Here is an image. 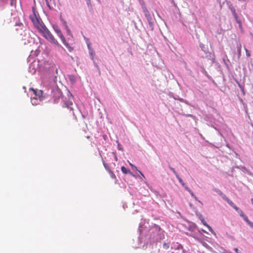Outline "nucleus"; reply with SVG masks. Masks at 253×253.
Masks as SVG:
<instances>
[{
	"label": "nucleus",
	"instance_id": "nucleus-1",
	"mask_svg": "<svg viewBox=\"0 0 253 253\" xmlns=\"http://www.w3.org/2000/svg\"><path fill=\"white\" fill-rule=\"evenodd\" d=\"M32 10L33 13L30 16V18L34 26L49 42L51 43L58 45L59 43L55 39L53 36L45 26L35 7H33Z\"/></svg>",
	"mask_w": 253,
	"mask_h": 253
},
{
	"label": "nucleus",
	"instance_id": "nucleus-2",
	"mask_svg": "<svg viewBox=\"0 0 253 253\" xmlns=\"http://www.w3.org/2000/svg\"><path fill=\"white\" fill-rule=\"evenodd\" d=\"M33 91L35 96L31 98V102L33 105H36L40 103L42 97L43 92L41 90L34 89L31 88Z\"/></svg>",
	"mask_w": 253,
	"mask_h": 253
},
{
	"label": "nucleus",
	"instance_id": "nucleus-3",
	"mask_svg": "<svg viewBox=\"0 0 253 253\" xmlns=\"http://www.w3.org/2000/svg\"><path fill=\"white\" fill-rule=\"evenodd\" d=\"M53 27L55 32L57 33L58 36L61 39L62 42L67 48L69 49L70 51H71L72 50V48L70 47L69 44L66 42L64 36L63 35L61 30L59 29L58 27L57 26L54 25Z\"/></svg>",
	"mask_w": 253,
	"mask_h": 253
},
{
	"label": "nucleus",
	"instance_id": "nucleus-4",
	"mask_svg": "<svg viewBox=\"0 0 253 253\" xmlns=\"http://www.w3.org/2000/svg\"><path fill=\"white\" fill-rule=\"evenodd\" d=\"M229 8L231 10L234 18L235 19L236 21L239 24V26L241 27V22L240 20H239V18L238 16V15L237 13L236 12L235 8L234 7V6L232 5V4H230L229 5Z\"/></svg>",
	"mask_w": 253,
	"mask_h": 253
},
{
	"label": "nucleus",
	"instance_id": "nucleus-5",
	"mask_svg": "<svg viewBox=\"0 0 253 253\" xmlns=\"http://www.w3.org/2000/svg\"><path fill=\"white\" fill-rule=\"evenodd\" d=\"M227 203L231 206L234 209H235L236 211H239V208L234 204V203L231 201L229 199L227 201Z\"/></svg>",
	"mask_w": 253,
	"mask_h": 253
},
{
	"label": "nucleus",
	"instance_id": "nucleus-6",
	"mask_svg": "<svg viewBox=\"0 0 253 253\" xmlns=\"http://www.w3.org/2000/svg\"><path fill=\"white\" fill-rule=\"evenodd\" d=\"M201 220L202 223L203 224V225L208 227V228L210 231H211V232L213 231L212 228L207 224V223L206 222V221L205 220V219L203 218H202L201 219Z\"/></svg>",
	"mask_w": 253,
	"mask_h": 253
},
{
	"label": "nucleus",
	"instance_id": "nucleus-7",
	"mask_svg": "<svg viewBox=\"0 0 253 253\" xmlns=\"http://www.w3.org/2000/svg\"><path fill=\"white\" fill-rule=\"evenodd\" d=\"M121 170L122 172L125 174H132V172L130 171L129 169H127L126 167L122 166L121 167Z\"/></svg>",
	"mask_w": 253,
	"mask_h": 253
},
{
	"label": "nucleus",
	"instance_id": "nucleus-8",
	"mask_svg": "<svg viewBox=\"0 0 253 253\" xmlns=\"http://www.w3.org/2000/svg\"><path fill=\"white\" fill-rule=\"evenodd\" d=\"M185 189L187 191H188L190 194H191V195L194 197V198L196 200H198V199L196 197V196L194 194L193 192L191 190V189L188 187L187 186H185Z\"/></svg>",
	"mask_w": 253,
	"mask_h": 253
},
{
	"label": "nucleus",
	"instance_id": "nucleus-9",
	"mask_svg": "<svg viewBox=\"0 0 253 253\" xmlns=\"http://www.w3.org/2000/svg\"><path fill=\"white\" fill-rule=\"evenodd\" d=\"M243 218L244 219V220L247 222L250 226H253V223L251 222L249 219H248V217H247V215H244L243 216H242Z\"/></svg>",
	"mask_w": 253,
	"mask_h": 253
},
{
	"label": "nucleus",
	"instance_id": "nucleus-10",
	"mask_svg": "<svg viewBox=\"0 0 253 253\" xmlns=\"http://www.w3.org/2000/svg\"><path fill=\"white\" fill-rule=\"evenodd\" d=\"M66 107L68 108L71 109V110H73V103L71 101H70L69 102H66L65 103Z\"/></svg>",
	"mask_w": 253,
	"mask_h": 253
},
{
	"label": "nucleus",
	"instance_id": "nucleus-11",
	"mask_svg": "<svg viewBox=\"0 0 253 253\" xmlns=\"http://www.w3.org/2000/svg\"><path fill=\"white\" fill-rule=\"evenodd\" d=\"M108 172L110 174V175L112 178L116 179V175L112 170H111V169H108Z\"/></svg>",
	"mask_w": 253,
	"mask_h": 253
},
{
	"label": "nucleus",
	"instance_id": "nucleus-12",
	"mask_svg": "<svg viewBox=\"0 0 253 253\" xmlns=\"http://www.w3.org/2000/svg\"><path fill=\"white\" fill-rule=\"evenodd\" d=\"M144 12L145 15L148 19L151 18L150 14L147 10H145Z\"/></svg>",
	"mask_w": 253,
	"mask_h": 253
},
{
	"label": "nucleus",
	"instance_id": "nucleus-13",
	"mask_svg": "<svg viewBox=\"0 0 253 253\" xmlns=\"http://www.w3.org/2000/svg\"><path fill=\"white\" fill-rule=\"evenodd\" d=\"M169 168L174 173V174L176 176L177 175H178L174 168L171 167L170 166H169Z\"/></svg>",
	"mask_w": 253,
	"mask_h": 253
},
{
	"label": "nucleus",
	"instance_id": "nucleus-14",
	"mask_svg": "<svg viewBox=\"0 0 253 253\" xmlns=\"http://www.w3.org/2000/svg\"><path fill=\"white\" fill-rule=\"evenodd\" d=\"M46 2V5L49 7V9H52L53 7L50 5L49 1L48 0H45Z\"/></svg>",
	"mask_w": 253,
	"mask_h": 253
},
{
	"label": "nucleus",
	"instance_id": "nucleus-15",
	"mask_svg": "<svg viewBox=\"0 0 253 253\" xmlns=\"http://www.w3.org/2000/svg\"><path fill=\"white\" fill-rule=\"evenodd\" d=\"M213 190L215 192L217 193L219 195H222L223 193L220 190L216 189V188H214V189H213Z\"/></svg>",
	"mask_w": 253,
	"mask_h": 253
},
{
	"label": "nucleus",
	"instance_id": "nucleus-16",
	"mask_svg": "<svg viewBox=\"0 0 253 253\" xmlns=\"http://www.w3.org/2000/svg\"><path fill=\"white\" fill-rule=\"evenodd\" d=\"M221 196V197L223 198V199H224L225 201H227V200L229 199V198L228 197H227L226 196V195L225 194H224L223 193H222V195H220Z\"/></svg>",
	"mask_w": 253,
	"mask_h": 253
},
{
	"label": "nucleus",
	"instance_id": "nucleus-17",
	"mask_svg": "<svg viewBox=\"0 0 253 253\" xmlns=\"http://www.w3.org/2000/svg\"><path fill=\"white\" fill-rule=\"evenodd\" d=\"M238 212V213H239V215L242 217L244 215H245V214H244V212L241 210H240L239 209V211H237Z\"/></svg>",
	"mask_w": 253,
	"mask_h": 253
},
{
	"label": "nucleus",
	"instance_id": "nucleus-18",
	"mask_svg": "<svg viewBox=\"0 0 253 253\" xmlns=\"http://www.w3.org/2000/svg\"><path fill=\"white\" fill-rule=\"evenodd\" d=\"M163 248L165 249H168L169 248V244H167V243H165L164 244H163Z\"/></svg>",
	"mask_w": 253,
	"mask_h": 253
},
{
	"label": "nucleus",
	"instance_id": "nucleus-19",
	"mask_svg": "<svg viewBox=\"0 0 253 253\" xmlns=\"http://www.w3.org/2000/svg\"><path fill=\"white\" fill-rule=\"evenodd\" d=\"M176 178L178 179L179 182L182 184V183H184V182L183 181V180H182V179L179 177V176L178 175H177L176 176Z\"/></svg>",
	"mask_w": 253,
	"mask_h": 253
},
{
	"label": "nucleus",
	"instance_id": "nucleus-20",
	"mask_svg": "<svg viewBox=\"0 0 253 253\" xmlns=\"http://www.w3.org/2000/svg\"><path fill=\"white\" fill-rule=\"evenodd\" d=\"M103 165L106 169L108 171V169H110L109 167L107 164H105L104 163H103Z\"/></svg>",
	"mask_w": 253,
	"mask_h": 253
},
{
	"label": "nucleus",
	"instance_id": "nucleus-21",
	"mask_svg": "<svg viewBox=\"0 0 253 253\" xmlns=\"http://www.w3.org/2000/svg\"><path fill=\"white\" fill-rule=\"evenodd\" d=\"M246 55L248 57L250 56V53L247 49H246Z\"/></svg>",
	"mask_w": 253,
	"mask_h": 253
},
{
	"label": "nucleus",
	"instance_id": "nucleus-22",
	"mask_svg": "<svg viewBox=\"0 0 253 253\" xmlns=\"http://www.w3.org/2000/svg\"><path fill=\"white\" fill-rule=\"evenodd\" d=\"M130 165L132 167V168H134L135 169H137V168L134 166V165H133L132 164H130Z\"/></svg>",
	"mask_w": 253,
	"mask_h": 253
},
{
	"label": "nucleus",
	"instance_id": "nucleus-23",
	"mask_svg": "<svg viewBox=\"0 0 253 253\" xmlns=\"http://www.w3.org/2000/svg\"><path fill=\"white\" fill-rule=\"evenodd\" d=\"M241 45L240 44V46H239V49H238V51H239V54L241 52Z\"/></svg>",
	"mask_w": 253,
	"mask_h": 253
},
{
	"label": "nucleus",
	"instance_id": "nucleus-24",
	"mask_svg": "<svg viewBox=\"0 0 253 253\" xmlns=\"http://www.w3.org/2000/svg\"><path fill=\"white\" fill-rule=\"evenodd\" d=\"M234 251L237 253H238V249L237 248H235L234 249Z\"/></svg>",
	"mask_w": 253,
	"mask_h": 253
},
{
	"label": "nucleus",
	"instance_id": "nucleus-25",
	"mask_svg": "<svg viewBox=\"0 0 253 253\" xmlns=\"http://www.w3.org/2000/svg\"><path fill=\"white\" fill-rule=\"evenodd\" d=\"M87 1V4L89 5V4L90 3V0H86Z\"/></svg>",
	"mask_w": 253,
	"mask_h": 253
},
{
	"label": "nucleus",
	"instance_id": "nucleus-26",
	"mask_svg": "<svg viewBox=\"0 0 253 253\" xmlns=\"http://www.w3.org/2000/svg\"><path fill=\"white\" fill-rule=\"evenodd\" d=\"M182 185L184 188H185V186H186V185H185V183L184 182L183 183H182Z\"/></svg>",
	"mask_w": 253,
	"mask_h": 253
},
{
	"label": "nucleus",
	"instance_id": "nucleus-27",
	"mask_svg": "<svg viewBox=\"0 0 253 253\" xmlns=\"http://www.w3.org/2000/svg\"><path fill=\"white\" fill-rule=\"evenodd\" d=\"M251 201L252 205H253V198H252Z\"/></svg>",
	"mask_w": 253,
	"mask_h": 253
},
{
	"label": "nucleus",
	"instance_id": "nucleus-28",
	"mask_svg": "<svg viewBox=\"0 0 253 253\" xmlns=\"http://www.w3.org/2000/svg\"><path fill=\"white\" fill-rule=\"evenodd\" d=\"M197 201L200 203V204L203 205V203L200 201H199L198 200Z\"/></svg>",
	"mask_w": 253,
	"mask_h": 253
},
{
	"label": "nucleus",
	"instance_id": "nucleus-29",
	"mask_svg": "<svg viewBox=\"0 0 253 253\" xmlns=\"http://www.w3.org/2000/svg\"><path fill=\"white\" fill-rule=\"evenodd\" d=\"M139 172L143 176H144V175L142 173L141 171H139Z\"/></svg>",
	"mask_w": 253,
	"mask_h": 253
},
{
	"label": "nucleus",
	"instance_id": "nucleus-30",
	"mask_svg": "<svg viewBox=\"0 0 253 253\" xmlns=\"http://www.w3.org/2000/svg\"><path fill=\"white\" fill-rule=\"evenodd\" d=\"M91 55L92 56V58L93 59V54L92 53H91Z\"/></svg>",
	"mask_w": 253,
	"mask_h": 253
}]
</instances>
